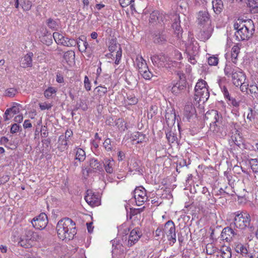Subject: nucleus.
Segmentation results:
<instances>
[{"mask_svg":"<svg viewBox=\"0 0 258 258\" xmlns=\"http://www.w3.org/2000/svg\"><path fill=\"white\" fill-rule=\"evenodd\" d=\"M236 30L235 36L238 41L248 40L252 37L255 29L253 21L250 20L238 19L234 24Z\"/></svg>","mask_w":258,"mask_h":258,"instance_id":"1","label":"nucleus"},{"mask_svg":"<svg viewBox=\"0 0 258 258\" xmlns=\"http://www.w3.org/2000/svg\"><path fill=\"white\" fill-rule=\"evenodd\" d=\"M75 225V223L69 218L59 220L56 227L58 237L62 240L72 239L77 233Z\"/></svg>","mask_w":258,"mask_h":258,"instance_id":"2","label":"nucleus"},{"mask_svg":"<svg viewBox=\"0 0 258 258\" xmlns=\"http://www.w3.org/2000/svg\"><path fill=\"white\" fill-rule=\"evenodd\" d=\"M194 100L197 103L200 102H205L208 100L210 96V93L208 89L207 82L203 80L200 79L195 87Z\"/></svg>","mask_w":258,"mask_h":258,"instance_id":"3","label":"nucleus"},{"mask_svg":"<svg viewBox=\"0 0 258 258\" xmlns=\"http://www.w3.org/2000/svg\"><path fill=\"white\" fill-rule=\"evenodd\" d=\"M234 214L233 225L235 227L243 230L249 226L251 218L248 213L237 212H235Z\"/></svg>","mask_w":258,"mask_h":258,"instance_id":"4","label":"nucleus"},{"mask_svg":"<svg viewBox=\"0 0 258 258\" xmlns=\"http://www.w3.org/2000/svg\"><path fill=\"white\" fill-rule=\"evenodd\" d=\"M205 119L209 121L210 129L213 130V131H216V127L219 126L222 121L221 114L219 113L218 111L214 109L206 112Z\"/></svg>","mask_w":258,"mask_h":258,"instance_id":"5","label":"nucleus"},{"mask_svg":"<svg viewBox=\"0 0 258 258\" xmlns=\"http://www.w3.org/2000/svg\"><path fill=\"white\" fill-rule=\"evenodd\" d=\"M151 59L153 64L159 68H170L173 66V63L175 64V61H172L168 56L162 54L153 55L151 57Z\"/></svg>","mask_w":258,"mask_h":258,"instance_id":"6","label":"nucleus"},{"mask_svg":"<svg viewBox=\"0 0 258 258\" xmlns=\"http://www.w3.org/2000/svg\"><path fill=\"white\" fill-rule=\"evenodd\" d=\"M164 232L167 235L168 240L170 241V244H174L176 241L175 226L174 222L171 220H169L164 225Z\"/></svg>","mask_w":258,"mask_h":258,"instance_id":"7","label":"nucleus"},{"mask_svg":"<svg viewBox=\"0 0 258 258\" xmlns=\"http://www.w3.org/2000/svg\"><path fill=\"white\" fill-rule=\"evenodd\" d=\"M185 50L187 54H196L199 49L198 42L192 34H189L187 40L185 43Z\"/></svg>","mask_w":258,"mask_h":258,"instance_id":"8","label":"nucleus"},{"mask_svg":"<svg viewBox=\"0 0 258 258\" xmlns=\"http://www.w3.org/2000/svg\"><path fill=\"white\" fill-rule=\"evenodd\" d=\"M178 75L180 80L174 84L171 89V92L176 96L179 95L184 92L186 87V81L183 75Z\"/></svg>","mask_w":258,"mask_h":258,"instance_id":"9","label":"nucleus"},{"mask_svg":"<svg viewBox=\"0 0 258 258\" xmlns=\"http://www.w3.org/2000/svg\"><path fill=\"white\" fill-rule=\"evenodd\" d=\"M134 197L135 198L136 205L138 206L143 205L148 199L146 191L142 186L137 187L134 190Z\"/></svg>","mask_w":258,"mask_h":258,"instance_id":"10","label":"nucleus"},{"mask_svg":"<svg viewBox=\"0 0 258 258\" xmlns=\"http://www.w3.org/2000/svg\"><path fill=\"white\" fill-rule=\"evenodd\" d=\"M31 223L35 229H43L48 223L47 217L45 213H42L39 216L34 217Z\"/></svg>","mask_w":258,"mask_h":258,"instance_id":"11","label":"nucleus"},{"mask_svg":"<svg viewBox=\"0 0 258 258\" xmlns=\"http://www.w3.org/2000/svg\"><path fill=\"white\" fill-rule=\"evenodd\" d=\"M86 202L91 207H96L101 203L100 196L98 194L95 193L91 190H87L85 197Z\"/></svg>","mask_w":258,"mask_h":258,"instance_id":"12","label":"nucleus"},{"mask_svg":"<svg viewBox=\"0 0 258 258\" xmlns=\"http://www.w3.org/2000/svg\"><path fill=\"white\" fill-rule=\"evenodd\" d=\"M33 233V231L32 230H25L24 234L21 236L20 240L19 241V245L25 248L32 246Z\"/></svg>","mask_w":258,"mask_h":258,"instance_id":"13","label":"nucleus"},{"mask_svg":"<svg viewBox=\"0 0 258 258\" xmlns=\"http://www.w3.org/2000/svg\"><path fill=\"white\" fill-rule=\"evenodd\" d=\"M197 22L199 27L211 25L210 15L207 11H200L197 14Z\"/></svg>","mask_w":258,"mask_h":258,"instance_id":"14","label":"nucleus"},{"mask_svg":"<svg viewBox=\"0 0 258 258\" xmlns=\"http://www.w3.org/2000/svg\"><path fill=\"white\" fill-rule=\"evenodd\" d=\"M200 31L198 34V38L201 41H205L209 39L212 35L214 26L211 25L199 27Z\"/></svg>","mask_w":258,"mask_h":258,"instance_id":"15","label":"nucleus"},{"mask_svg":"<svg viewBox=\"0 0 258 258\" xmlns=\"http://www.w3.org/2000/svg\"><path fill=\"white\" fill-rule=\"evenodd\" d=\"M232 224L229 227L224 228L221 232V236L223 240L226 242H230L233 240L237 235L236 231L232 228Z\"/></svg>","mask_w":258,"mask_h":258,"instance_id":"16","label":"nucleus"},{"mask_svg":"<svg viewBox=\"0 0 258 258\" xmlns=\"http://www.w3.org/2000/svg\"><path fill=\"white\" fill-rule=\"evenodd\" d=\"M142 234L139 228L133 229L130 234L128 240V245L130 246L134 245L140 238Z\"/></svg>","mask_w":258,"mask_h":258,"instance_id":"17","label":"nucleus"},{"mask_svg":"<svg viewBox=\"0 0 258 258\" xmlns=\"http://www.w3.org/2000/svg\"><path fill=\"white\" fill-rule=\"evenodd\" d=\"M14 105L9 108H8L4 114V118L7 121L13 117L14 115L18 113L20 111V105L17 103H14Z\"/></svg>","mask_w":258,"mask_h":258,"instance_id":"18","label":"nucleus"},{"mask_svg":"<svg viewBox=\"0 0 258 258\" xmlns=\"http://www.w3.org/2000/svg\"><path fill=\"white\" fill-rule=\"evenodd\" d=\"M240 70V68L229 61L226 63L224 68V74L228 77H231L232 78L234 76V74H236Z\"/></svg>","mask_w":258,"mask_h":258,"instance_id":"19","label":"nucleus"},{"mask_svg":"<svg viewBox=\"0 0 258 258\" xmlns=\"http://www.w3.org/2000/svg\"><path fill=\"white\" fill-rule=\"evenodd\" d=\"M245 80L246 76L241 69L236 74H234V76L232 78L233 83L236 87H239V85L243 83Z\"/></svg>","mask_w":258,"mask_h":258,"instance_id":"20","label":"nucleus"},{"mask_svg":"<svg viewBox=\"0 0 258 258\" xmlns=\"http://www.w3.org/2000/svg\"><path fill=\"white\" fill-rule=\"evenodd\" d=\"M33 54L32 52H29L24 57L21 58L20 61V66L24 68L31 67L32 66V57Z\"/></svg>","mask_w":258,"mask_h":258,"instance_id":"21","label":"nucleus"},{"mask_svg":"<svg viewBox=\"0 0 258 258\" xmlns=\"http://www.w3.org/2000/svg\"><path fill=\"white\" fill-rule=\"evenodd\" d=\"M247 111L248 112L247 114L246 119L248 124L251 125L254 123L257 118L258 112L250 107L248 108Z\"/></svg>","mask_w":258,"mask_h":258,"instance_id":"22","label":"nucleus"},{"mask_svg":"<svg viewBox=\"0 0 258 258\" xmlns=\"http://www.w3.org/2000/svg\"><path fill=\"white\" fill-rule=\"evenodd\" d=\"M105 171L109 174H111L114 171L115 162L112 158L106 159L103 162Z\"/></svg>","mask_w":258,"mask_h":258,"instance_id":"23","label":"nucleus"},{"mask_svg":"<svg viewBox=\"0 0 258 258\" xmlns=\"http://www.w3.org/2000/svg\"><path fill=\"white\" fill-rule=\"evenodd\" d=\"M196 109L191 103L187 104L185 106L184 109V116L188 120L195 114Z\"/></svg>","mask_w":258,"mask_h":258,"instance_id":"24","label":"nucleus"},{"mask_svg":"<svg viewBox=\"0 0 258 258\" xmlns=\"http://www.w3.org/2000/svg\"><path fill=\"white\" fill-rule=\"evenodd\" d=\"M74 152L75 154V160L80 162H83L86 158L85 152L81 148L76 147L74 149Z\"/></svg>","mask_w":258,"mask_h":258,"instance_id":"25","label":"nucleus"},{"mask_svg":"<svg viewBox=\"0 0 258 258\" xmlns=\"http://www.w3.org/2000/svg\"><path fill=\"white\" fill-rule=\"evenodd\" d=\"M136 63L139 72L143 70L146 69L148 67L146 60L141 55H138L136 58Z\"/></svg>","mask_w":258,"mask_h":258,"instance_id":"26","label":"nucleus"},{"mask_svg":"<svg viewBox=\"0 0 258 258\" xmlns=\"http://www.w3.org/2000/svg\"><path fill=\"white\" fill-rule=\"evenodd\" d=\"M90 166L94 171L101 172L103 170L101 164L95 158H91L90 160Z\"/></svg>","mask_w":258,"mask_h":258,"instance_id":"27","label":"nucleus"},{"mask_svg":"<svg viewBox=\"0 0 258 258\" xmlns=\"http://www.w3.org/2000/svg\"><path fill=\"white\" fill-rule=\"evenodd\" d=\"M133 141H137L136 144H140L146 142V135L140 132L134 133L131 137Z\"/></svg>","mask_w":258,"mask_h":258,"instance_id":"28","label":"nucleus"},{"mask_svg":"<svg viewBox=\"0 0 258 258\" xmlns=\"http://www.w3.org/2000/svg\"><path fill=\"white\" fill-rule=\"evenodd\" d=\"M217 83L218 84V85L219 87L220 88L224 96H228V91L225 86L226 84V78H220L217 80Z\"/></svg>","mask_w":258,"mask_h":258,"instance_id":"29","label":"nucleus"},{"mask_svg":"<svg viewBox=\"0 0 258 258\" xmlns=\"http://www.w3.org/2000/svg\"><path fill=\"white\" fill-rule=\"evenodd\" d=\"M213 9L216 14H219L223 9V3L222 0L212 1Z\"/></svg>","mask_w":258,"mask_h":258,"instance_id":"30","label":"nucleus"},{"mask_svg":"<svg viewBox=\"0 0 258 258\" xmlns=\"http://www.w3.org/2000/svg\"><path fill=\"white\" fill-rule=\"evenodd\" d=\"M240 52V47L238 44L234 45L231 49V61L234 64H236L238 54Z\"/></svg>","mask_w":258,"mask_h":258,"instance_id":"31","label":"nucleus"},{"mask_svg":"<svg viewBox=\"0 0 258 258\" xmlns=\"http://www.w3.org/2000/svg\"><path fill=\"white\" fill-rule=\"evenodd\" d=\"M58 148L61 151H64L68 148V142L66 137L64 135H61L58 138Z\"/></svg>","mask_w":258,"mask_h":258,"instance_id":"32","label":"nucleus"},{"mask_svg":"<svg viewBox=\"0 0 258 258\" xmlns=\"http://www.w3.org/2000/svg\"><path fill=\"white\" fill-rule=\"evenodd\" d=\"M84 37H79V39L77 40V43L76 45H77L79 51L81 52L85 51L88 45Z\"/></svg>","mask_w":258,"mask_h":258,"instance_id":"33","label":"nucleus"},{"mask_svg":"<svg viewBox=\"0 0 258 258\" xmlns=\"http://www.w3.org/2000/svg\"><path fill=\"white\" fill-rule=\"evenodd\" d=\"M173 23L172 25V28L175 30V31H177V33L179 34L180 32L182 31V29L180 26V21L179 16L177 15H175L173 16Z\"/></svg>","mask_w":258,"mask_h":258,"instance_id":"34","label":"nucleus"},{"mask_svg":"<svg viewBox=\"0 0 258 258\" xmlns=\"http://www.w3.org/2000/svg\"><path fill=\"white\" fill-rule=\"evenodd\" d=\"M107 91L108 90L107 87L102 86L101 85L98 86L94 89V92L96 94V95L99 98L105 96Z\"/></svg>","mask_w":258,"mask_h":258,"instance_id":"35","label":"nucleus"},{"mask_svg":"<svg viewBox=\"0 0 258 258\" xmlns=\"http://www.w3.org/2000/svg\"><path fill=\"white\" fill-rule=\"evenodd\" d=\"M247 5L253 13H258V0H247Z\"/></svg>","mask_w":258,"mask_h":258,"instance_id":"36","label":"nucleus"},{"mask_svg":"<svg viewBox=\"0 0 258 258\" xmlns=\"http://www.w3.org/2000/svg\"><path fill=\"white\" fill-rule=\"evenodd\" d=\"M235 248L236 252L240 253L244 257L246 256L248 254L247 247L243 244H237Z\"/></svg>","mask_w":258,"mask_h":258,"instance_id":"37","label":"nucleus"},{"mask_svg":"<svg viewBox=\"0 0 258 258\" xmlns=\"http://www.w3.org/2000/svg\"><path fill=\"white\" fill-rule=\"evenodd\" d=\"M88 105L85 100H80L78 101L75 105L74 110H78L79 109H82L83 111H86L88 109Z\"/></svg>","mask_w":258,"mask_h":258,"instance_id":"38","label":"nucleus"},{"mask_svg":"<svg viewBox=\"0 0 258 258\" xmlns=\"http://www.w3.org/2000/svg\"><path fill=\"white\" fill-rule=\"evenodd\" d=\"M167 41V37L163 33L156 34L154 37V41L157 43L163 44Z\"/></svg>","mask_w":258,"mask_h":258,"instance_id":"39","label":"nucleus"},{"mask_svg":"<svg viewBox=\"0 0 258 258\" xmlns=\"http://www.w3.org/2000/svg\"><path fill=\"white\" fill-rule=\"evenodd\" d=\"M57 92V90L53 87H49L44 92V96L47 99L52 97L53 95H55Z\"/></svg>","mask_w":258,"mask_h":258,"instance_id":"40","label":"nucleus"},{"mask_svg":"<svg viewBox=\"0 0 258 258\" xmlns=\"http://www.w3.org/2000/svg\"><path fill=\"white\" fill-rule=\"evenodd\" d=\"M97 80L107 85H108L111 83V76L109 74L106 73L104 74L102 76H101L99 78H98Z\"/></svg>","mask_w":258,"mask_h":258,"instance_id":"41","label":"nucleus"},{"mask_svg":"<svg viewBox=\"0 0 258 258\" xmlns=\"http://www.w3.org/2000/svg\"><path fill=\"white\" fill-rule=\"evenodd\" d=\"M75 56V52L73 50H69L66 52L63 55V58L67 62H72L74 60Z\"/></svg>","mask_w":258,"mask_h":258,"instance_id":"42","label":"nucleus"},{"mask_svg":"<svg viewBox=\"0 0 258 258\" xmlns=\"http://www.w3.org/2000/svg\"><path fill=\"white\" fill-rule=\"evenodd\" d=\"M53 37L55 42L58 44L61 45L65 39L64 36L58 32H54L53 34Z\"/></svg>","mask_w":258,"mask_h":258,"instance_id":"43","label":"nucleus"},{"mask_svg":"<svg viewBox=\"0 0 258 258\" xmlns=\"http://www.w3.org/2000/svg\"><path fill=\"white\" fill-rule=\"evenodd\" d=\"M47 25L49 28L53 30H57L59 27L58 23L51 18L47 20Z\"/></svg>","mask_w":258,"mask_h":258,"instance_id":"44","label":"nucleus"},{"mask_svg":"<svg viewBox=\"0 0 258 258\" xmlns=\"http://www.w3.org/2000/svg\"><path fill=\"white\" fill-rule=\"evenodd\" d=\"M139 73L141 74L142 76L146 80H150L153 76L152 73L149 70L148 67L146 68V69L140 71Z\"/></svg>","mask_w":258,"mask_h":258,"instance_id":"45","label":"nucleus"},{"mask_svg":"<svg viewBox=\"0 0 258 258\" xmlns=\"http://www.w3.org/2000/svg\"><path fill=\"white\" fill-rule=\"evenodd\" d=\"M18 93V91L14 88H8L5 90L4 96L8 97H14Z\"/></svg>","mask_w":258,"mask_h":258,"instance_id":"46","label":"nucleus"},{"mask_svg":"<svg viewBox=\"0 0 258 258\" xmlns=\"http://www.w3.org/2000/svg\"><path fill=\"white\" fill-rule=\"evenodd\" d=\"M77 43V40H75L73 39H69L68 38H65L64 40L63 41V43L61 45H63L68 47H72L75 46L76 45Z\"/></svg>","mask_w":258,"mask_h":258,"instance_id":"47","label":"nucleus"},{"mask_svg":"<svg viewBox=\"0 0 258 258\" xmlns=\"http://www.w3.org/2000/svg\"><path fill=\"white\" fill-rule=\"evenodd\" d=\"M159 13L158 11H153L151 13L149 18V22L151 24H154L158 19Z\"/></svg>","mask_w":258,"mask_h":258,"instance_id":"48","label":"nucleus"},{"mask_svg":"<svg viewBox=\"0 0 258 258\" xmlns=\"http://www.w3.org/2000/svg\"><path fill=\"white\" fill-rule=\"evenodd\" d=\"M249 90L253 97H258V87L256 85H250Z\"/></svg>","mask_w":258,"mask_h":258,"instance_id":"49","label":"nucleus"},{"mask_svg":"<svg viewBox=\"0 0 258 258\" xmlns=\"http://www.w3.org/2000/svg\"><path fill=\"white\" fill-rule=\"evenodd\" d=\"M251 168L254 173L258 172V159H251L250 161Z\"/></svg>","mask_w":258,"mask_h":258,"instance_id":"50","label":"nucleus"},{"mask_svg":"<svg viewBox=\"0 0 258 258\" xmlns=\"http://www.w3.org/2000/svg\"><path fill=\"white\" fill-rule=\"evenodd\" d=\"M119 3L122 7H125L128 5H131V9L134 8V0H119Z\"/></svg>","mask_w":258,"mask_h":258,"instance_id":"51","label":"nucleus"},{"mask_svg":"<svg viewBox=\"0 0 258 258\" xmlns=\"http://www.w3.org/2000/svg\"><path fill=\"white\" fill-rule=\"evenodd\" d=\"M110 139H106L103 143V146L107 151H111L113 148V145L111 144Z\"/></svg>","mask_w":258,"mask_h":258,"instance_id":"52","label":"nucleus"},{"mask_svg":"<svg viewBox=\"0 0 258 258\" xmlns=\"http://www.w3.org/2000/svg\"><path fill=\"white\" fill-rule=\"evenodd\" d=\"M216 248L212 243H208L206 245V252L208 254L212 255L216 251Z\"/></svg>","mask_w":258,"mask_h":258,"instance_id":"53","label":"nucleus"},{"mask_svg":"<svg viewBox=\"0 0 258 258\" xmlns=\"http://www.w3.org/2000/svg\"><path fill=\"white\" fill-rule=\"evenodd\" d=\"M164 229L162 226H159L155 231V237H156L157 240H159L161 238L162 236L164 235Z\"/></svg>","mask_w":258,"mask_h":258,"instance_id":"54","label":"nucleus"},{"mask_svg":"<svg viewBox=\"0 0 258 258\" xmlns=\"http://www.w3.org/2000/svg\"><path fill=\"white\" fill-rule=\"evenodd\" d=\"M43 239L42 234L41 233H37L33 231L32 236V243L34 241H41Z\"/></svg>","mask_w":258,"mask_h":258,"instance_id":"55","label":"nucleus"},{"mask_svg":"<svg viewBox=\"0 0 258 258\" xmlns=\"http://www.w3.org/2000/svg\"><path fill=\"white\" fill-rule=\"evenodd\" d=\"M166 135L167 139L169 143H173L176 141L177 139L176 136H175L174 134L171 131L167 133Z\"/></svg>","mask_w":258,"mask_h":258,"instance_id":"56","label":"nucleus"},{"mask_svg":"<svg viewBox=\"0 0 258 258\" xmlns=\"http://www.w3.org/2000/svg\"><path fill=\"white\" fill-rule=\"evenodd\" d=\"M219 59L217 56H212L208 58V63L210 66H216L218 63Z\"/></svg>","mask_w":258,"mask_h":258,"instance_id":"57","label":"nucleus"},{"mask_svg":"<svg viewBox=\"0 0 258 258\" xmlns=\"http://www.w3.org/2000/svg\"><path fill=\"white\" fill-rule=\"evenodd\" d=\"M32 7V2L29 0H24L22 7L24 11H29Z\"/></svg>","mask_w":258,"mask_h":258,"instance_id":"58","label":"nucleus"},{"mask_svg":"<svg viewBox=\"0 0 258 258\" xmlns=\"http://www.w3.org/2000/svg\"><path fill=\"white\" fill-rule=\"evenodd\" d=\"M224 97L227 99L233 106L235 107L239 106V102L237 101L234 98L231 97L229 93L228 96H224Z\"/></svg>","mask_w":258,"mask_h":258,"instance_id":"59","label":"nucleus"},{"mask_svg":"<svg viewBox=\"0 0 258 258\" xmlns=\"http://www.w3.org/2000/svg\"><path fill=\"white\" fill-rule=\"evenodd\" d=\"M84 83L86 90L88 91H90L91 89V83L89 81V78L87 76H85L84 78Z\"/></svg>","mask_w":258,"mask_h":258,"instance_id":"60","label":"nucleus"},{"mask_svg":"<svg viewBox=\"0 0 258 258\" xmlns=\"http://www.w3.org/2000/svg\"><path fill=\"white\" fill-rule=\"evenodd\" d=\"M173 58L176 60H180L182 58V54L178 50H175L173 52Z\"/></svg>","mask_w":258,"mask_h":258,"instance_id":"61","label":"nucleus"},{"mask_svg":"<svg viewBox=\"0 0 258 258\" xmlns=\"http://www.w3.org/2000/svg\"><path fill=\"white\" fill-rule=\"evenodd\" d=\"M118 47L117 44L113 40L110 42V44L109 46V50L111 52H113L116 50Z\"/></svg>","mask_w":258,"mask_h":258,"instance_id":"62","label":"nucleus"},{"mask_svg":"<svg viewBox=\"0 0 258 258\" xmlns=\"http://www.w3.org/2000/svg\"><path fill=\"white\" fill-rule=\"evenodd\" d=\"M131 171H132L133 170L139 171V165L136 160H134V162L131 164Z\"/></svg>","mask_w":258,"mask_h":258,"instance_id":"63","label":"nucleus"},{"mask_svg":"<svg viewBox=\"0 0 258 258\" xmlns=\"http://www.w3.org/2000/svg\"><path fill=\"white\" fill-rule=\"evenodd\" d=\"M127 100L129 101L128 104L130 105H134L137 103L138 99L135 96L132 95L128 96L127 97Z\"/></svg>","mask_w":258,"mask_h":258,"instance_id":"64","label":"nucleus"}]
</instances>
